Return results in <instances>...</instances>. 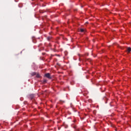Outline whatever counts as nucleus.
<instances>
[{
  "instance_id": "nucleus-1",
  "label": "nucleus",
  "mask_w": 131,
  "mask_h": 131,
  "mask_svg": "<svg viewBox=\"0 0 131 131\" xmlns=\"http://www.w3.org/2000/svg\"><path fill=\"white\" fill-rule=\"evenodd\" d=\"M45 76L49 79H52V77L51 76V74L50 73L45 74Z\"/></svg>"
},
{
  "instance_id": "nucleus-4",
  "label": "nucleus",
  "mask_w": 131,
  "mask_h": 131,
  "mask_svg": "<svg viewBox=\"0 0 131 131\" xmlns=\"http://www.w3.org/2000/svg\"><path fill=\"white\" fill-rule=\"evenodd\" d=\"M80 31L81 32H84V30H83V29H80Z\"/></svg>"
},
{
  "instance_id": "nucleus-6",
  "label": "nucleus",
  "mask_w": 131,
  "mask_h": 131,
  "mask_svg": "<svg viewBox=\"0 0 131 131\" xmlns=\"http://www.w3.org/2000/svg\"><path fill=\"white\" fill-rule=\"evenodd\" d=\"M46 82H47V80L46 79L43 80V83H46Z\"/></svg>"
},
{
  "instance_id": "nucleus-5",
  "label": "nucleus",
  "mask_w": 131,
  "mask_h": 131,
  "mask_svg": "<svg viewBox=\"0 0 131 131\" xmlns=\"http://www.w3.org/2000/svg\"><path fill=\"white\" fill-rule=\"evenodd\" d=\"M51 38H52L51 37H47L48 40H51Z\"/></svg>"
},
{
  "instance_id": "nucleus-7",
  "label": "nucleus",
  "mask_w": 131,
  "mask_h": 131,
  "mask_svg": "<svg viewBox=\"0 0 131 131\" xmlns=\"http://www.w3.org/2000/svg\"><path fill=\"white\" fill-rule=\"evenodd\" d=\"M33 75H35V73H33Z\"/></svg>"
},
{
  "instance_id": "nucleus-3",
  "label": "nucleus",
  "mask_w": 131,
  "mask_h": 131,
  "mask_svg": "<svg viewBox=\"0 0 131 131\" xmlns=\"http://www.w3.org/2000/svg\"><path fill=\"white\" fill-rule=\"evenodd\" d=\"M130 51H131V48L130 47H128L126 50V52H128V53H130Z\"/></svg>"
},
{
  "instance_id": "nucleus-2",
  "label": "nucleus",
  "mask_w": 131,
  "mask_h": 131,
  "mask_svg": "<svg viewBox=\"0 0 131 131\" xmlns=\"http://www.w3.org/2000/svg\"><path fill=\"white\" fill-rule=\"evenodd\" d=\"M29 99H30V100H33V99H34V95L30 94L29 96Z\"/></svg>"
}]
</instances>
